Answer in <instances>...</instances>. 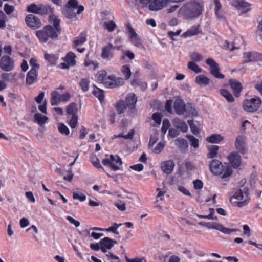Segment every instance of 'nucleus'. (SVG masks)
I'll return each instance as SVG.
<instances>
[{"label": "nucleus", "instance_id": "nucleus-1", "mask_svg": "<svg viewBox=\"0 0 262 262\" xmlns=\"http://www.w3.org/2000/svg\"><path fill=\"white\" fill-rule=\"evenodd\" d=\"M49 22L54 27L48 25L45 26L42 30L36 31V35L41 42H46L50 38L56 39L58 33L60 32V20L54 15H51L49 17Z\"/></svg>", "mask_w": 262, "mask_h": 262}, {"label": "nucleus", "instance_id": "nucleus-2", "mask_svg": "<svg viewBox=\"0 0 262 262\" xmlns=\"http://www.w3.org/2000/svg\"><path fill=\"white\" fill-rule=\"evenodd\" d=\"M203 5L196 1H190L183 5L179 9L178 15L186 19L191 20L199 17L202 13Z\"/></svg>", "mask_w": 262, "mask_h": 262}, {"label": "nucleus", "instance_id": "nucleus-3", "mask_svg": "<svg viewBox=\"0 0 262 262\" xmlns=\"http://www.w3.org/2000/svg\"><path fill=\"white\" fill-rule=\"evenodd\" d=\"M250 198L247 187L236 189L230 193V201L234 207L242 208L249 203Z\"/></svg>", "mask_w": 262, "mask_h": 262}, {"label": "nucleus", "instance_id": "nucleus-4", "mask_svg": "<svg viewBox=\"0 0 262 262\" xmlns=\"http://www.w3.org/2000/svg\"><path fill=\"white\" fill-rule=\"evenodd\" d=\"M84 10L82 5H79L77 0H69L67 3V18L74 20L81 18L78 16Z\"/></svg>", "mask_w": 262, "mask_h": 262}, {"label": "nucleus", "instance_id": "nucleus-5", "mask_svg": "<svg viewBox=\"0 0 262 262\" xmlns=\"http://www.w3.org/2000/svg\"><path fill=\"white\" fill-rule=\"evenodd\" d=\"M209 169L215 175L223 174V179L229 177L232 174V170L227 165L224 166L218 160H212L209 164Z\"/></svg>", "mask_w": 262, "mask_h": 262}, {"label": "nucleus", "instance_id": "nucleus-6", "mask_svg": "<svg viewBox=\"0 0 262 262\" xmlns=\"http://www.w3.org/2000/svg\"><path fill=\"white\" fill-rule=\"evenodd\" d=\"M261 103V100L258 97L255 96L244 100L243 108L247 112L254 113L260 108Z\"/></svg>", "mask_w": 262, "mask_h": 262}, {"label": "nucleus", "instance_id": "nucleus-7", "mask_svg": "<svg viewBox=\"0 0 262 262\" xmlns=\"http://www.w3.org/2000/svg\"><path fill=\"white\" fill-rule=\"evenodd\" d=\"M102 163L104 166H108L113 171L119 170L120 166L122 164L121 159L118 155H106Z\"/></svg>", "mask_w": 262, "mask_h": 262}, {"label": "nucleus", "instance_id": "nucleus-8", "mask_svg": "<svg viewBox=\"0 0 262 262\" xmlns=\"http://www.w3.org/2000/svg\"><path fill=\"white\" fill-rule=\"evenodd\" d=\"M78 112L77 105L75 103L70 104L67 107V118H69V125L72 128H75L77 125L78 117L76 115Z\"/></svg>", "mask_w": 262, "mask_h": 262}, {"label": "nucleus", "instance_id": "nucleus-9", "mask_svg": "<svg viewBox=\"0 0 262 262\" xmlns=\"http://www.w3.org/2000/svg\"><path fill=\"white\" fill-rule=\"evenodd\" d=\"M27 11L29 12L43 15L52 12V8L49 5H37L35 4H32L27 6Z\"/></svg>", "mask_w": 262, "mask_h": 262}, {"label": "nucleus", "instance_id": "nucleus-10", "mask_svg": "<svg viewBox=\"0 0 262 262\" xmlns=\"http://www.w3.org/2000/svg\"><path fill=\"white\" fill-rule=\"evenodd\" d=\"M126 30L132 43L140 49H144V47L142 43L140 37L129 24L127 25Z\"/></svg>", "mask_w": 262, "mask_h": 262}, {"label": "nucleus", "instance_id": "nucleus-11", "mask_svg": "<svg viewBox=\"0 0 262 262\" xmlns=\"http://www.w3.org/2000/svg\"><path fill=\"white\" fill-rule=\"evenodd\" d=\"M124 83V79L121 77H117L115 75L107 76L105 81V86L109 89H114L122 86Z\"/></svg>", "mask_w": 262, "mask_h": 262}, {"label": "nucleus", "instance_id": "nucleus-12", "mask_svg": "<svg viewBox=\"0 0 262 262\" xmlns=\"http://www.w3.org/2000/svg\"><path fill=\"white\" fill-rule=\"evenodd\" d=\"M205 227L210 229H215L218 230L223 234L229 235L233 232H236L238 230L236 229H230L224 227L222 225L215 223H208L205 225Z\"/></svg>", "mask_w": 262, "mask_h": 262}, {"label": "nucleus", "instance_id": "nucleus-13", "mask_svg": "<svg viewBox=\"0 0 262 262\" xmlns=\"http://www.w3.org/2000/svg\"><path fill=\"white\" fill-rule=\"evenodd\" d=\"M206 64L210 68V73L216 78L223 79L224 76L220 73L219 65L212 58H209L206 60Z\"/></svg>", "mask_w": 262, "mask_h": 262}, {"label": "nucleus", "instance_id": "nucleus-14", "mask_svg": "<svg viewBox=\"0 0 262 262\" xmlns=\"http://www.w3.org/2000/svg\"><path fill=\"white\" fill-rule=\"evenodd\" d=\"M14 67L13 59L8 56L4 55L0 59V68L5 72L11 71Z\"/></svg>", "mask_w": 262, "mask_h": 262}, {"label": "nucleus", "instance_id": "nucleus-15", "mask_svg": "<svg viewBox=\"0 0 262 262\" xmlns=\"http://www.w3.org/2000/svg\"><path fill=\"white\" fill-rule=\"evenodd\" d=\"M25 21L29 28L34 30L39 28L41 25L40 19L33 14L28 15Z\"/></svg>", "mask_w": 262, "mask_h": 262}, {"label": "nucleus", "instance_id": "nucleus-16", "mask_svg": "<svg viewBox=\"0 0 262 262\" xmlns=\"http://www.w3.org/2000/svg\"><path fill=\"white\" fill-rule=\"evenodd\" d=\"M169 0H153L148 5V8L150 11H157L166 7Z\"/></svg>", "mask_w": 262, "mask_h": 262}, {"label": "nucleus", "instance_id": "nucleus-17", "mask_svg": "<svg viewBox=\"0 0 262 262\" xmlns=\"http://www.w3.org/2000/svg\"><path fill=\"white\" fill-rule=\"evenodd\" d=\"M232 5L241 11L242 13H246L250 10V4L244 0H233Z\"/></svg>", "mask_w": 262, "mask_h": 262}, {"label": "nucleus", "instance_id": "nucleus-18", "mask_svg": "<svg viewBox=\"0 0 262 262\" xmlns=\"http://www.w3.org/2000/svg\"><path fill=\"white\" fill-rule=\"evenodd\" d=\"M115 47L112 43H108L102 49L101 57L103 59L110 60L113 57V51Z\"/></svg>", "mask_w": 262, "mask_h": 262}, {"label": "nucleus", "instance_id": "nucleus-19", "mask_svg": "<svg viewBox=\"0 0 262 262\" xmlns=\"http://www.w3.org/2000/svg\"><path fill=\"white\" fill-rule=\"evenodd\" d=\"M244 58L246 62L262 61V55L256 52H246Z\"/></svg>", "mask_w": 262, "mask_h": 262}, {"label": "nucleus", "instance_id": "nucleus-20", "mask_svg": "<svg viewBox=\"0 0 262 262\" xmlns=\"http://www.w3.org/2000/svg\"><path fill=\"white\" fill-rule=\"evenodd\" d=\"M116 242L108 237H104L100 241L101 245V250L103 253L106 252L108 250L111 249Z\"/></svg>", "mask_w": 262, "mask_h": 262}, {"label": "nucleus", "instance_id": "nucleus-21", "mask_svg": "<svg viewBox=\"0 0 262 262\" xmlns=\"http://www.w3.org/2000/svg\"><path fill=\"white\" fill-rule=\"evenodd\" d=\"M66 100V96L64 94H61L57 91H53L51 93V103L52 105H57L60 102L64 101Z\"/></svg>", "mask_w": 262, "mask_h": 262}, {"label": "nucleus", "instance_id": "nucleus-22", "mask_svg": "<svg viewBox=\"0 0 262 262\" xmlns=\"http://www.w3.org/2000/svg\"><path fill=\"white\" fill-rule=\"evenodd\" d=\"M173 107L177 114L179 115L184 114L186 105L182 100H176L174 102Z\"/></svg>", "mask_w": 262, "mask_h": 262}, {"label": "nucleus", "instance_id": "nucleus-23", "mask_svg": "<svg viewBox=\"0 0 262 262\" xmlns=\"http://www.w3.org/2000/svg\"><path fill=\"white\" fill-rule=\"evenodd\" d=\"M229 161L232 166L235 168H238L241 163V157L240 155L236 152L231 153L228 157Z\"/></svg>", "mask_w": 262, "mask_h": 262}, {"label": "nucleus", "instance_id": "nucleus-24", "mask_svg": "<svg viewBox=\"0 0 262 262\" xmlns=\"http://www.w3.org/2000/svg\"><path fill=\"white\" fill-rule=\"evenodd\" d=\"M172 124L176 128L184 133L186 132L188 129L187 123L178 118H174L172 120Z\"/></svg>", "mask_w": 262, "mask_h": 262}, {"label": "nucleus", "instance_id": "nucleus-25", "mask_svg": "<svg viewBox=\"0 0 262 262\" xmlns=\"http://www.w3.org/2000/svg\"><path fill=\"white\" fill-rule=\"evenodd\" d=\"M86 41V33L82 32L77 37H75L72 41L73 48H76L81 46Z\"/></svg>", "mask_w": 262, "mask_h": 262}, {"label": "nucleus", "instance_id": "nucleus-26", "mask_svg": "<svg viewBox=\"0 0 262 262\" xmlns=\"http://www.w3.org/2000/svg\"><path fill=\"white\" fill-rule=\"evenodd\" d=\"M175 163L173 161L168 160L162 163L161 168L164 173L170 174L172 172Z\"/></svg>", "mask_w": 262, "mask_h": 262}, {"label": "nucleus", "instance_id": "nucleus-27", "mask_svg": "<svg viewBox=\"0 0 262 262\" xmlns=\"http://www.w3.org/2000/svg\"><path fill=\"white\" fill-rule=\"evenodd\" d=\"M137 101V98L135 94L129 93L126 95L125 103L128 108L130 110L134 109L135 107Z\"/></svg>", "mask_w": 262, "mask_h": 262}, {"label": "nucleus", "instance_id": "nucleus-28", "mask_svg": "<svg viewBox=\"0 0 262 262\" xmlns=\"http://www.w3.org/2000/svg\"><path fill=\"white\" fill-rule=\"evenodd\" d=\"M229 84L234 91L235 96L238 97L242 89L241 83L235 79H230L229 81Z\"/></svg>", "mask_w": 262, "mask_h": 262}, {"label": "nucleus", "instance_id": "nucleus-29", "mask_svg": "<svg viewBox=\"0 0 262 262\" xmlns=\"http://www.w3.org/2000/svg\"><path fill=\"white\" fill-rule=\"evenodd\" d=\"M37 80V71L31 69L27 74L26 82L28 85H32Z\"/></svg>", "mask_w": 262, "mask_h": 262}, {"label": "nucleus", "instance_id": "nucleus-30", "mask_svg": "<svg viewBox=\"0 0 262 262\" xmlns=\"http://www.w3.org/2000/svg\"><path fill=\"white\" fill-rule=\"evenodd\" d=\"M76 55L72 52L67 53V69L76 64Z\"/></svg>", "mask_w": 262, "mask_h": 262}, {"label": "nucleus", "instance_id": "nucleus-31", "mask_svg": "<svg viewBox=\"0 0 262 262\" xmlns=\"http://www.w3.org/2000/svg\"><path fill=\"white\" fill-rule=\"evenodd\" d=\"M244 140L245 138L242 136H238L236 137L235 146L236 148L242 154L245 152L244 148Z\"/></svg>", "mask_w": 262, "mask_h": 262}, {"label": "nucleus", "instance_id": "nucleus-32", "mask_svg": "<svg viewBox=\"0 0 262 262\" xmlns=\"http://www.w3.org/2000/svg\"><path fill=\"white\" fill-rule=\"evenodd\" d=\"M219 147L217 145H210L208 146V153L207 157L208 159H212L217 157Z\"/></svg>", "mask_w": 262, "mask_h": 262}, {"label": "nucleus", "instance_id": "nucleus-33", "mask_svg": "<svg viewBox=\"0 0 262 262\" xmlns=\"http://www.w3.org/2000/svg\"><path fill=\"white\" fill-rule=\"evenodd\" d=\"M224 137L217 134H212L206 138V141L211 143L217 144L223 140Z\"/></svg>", "mask_w": 262, "mask_h": 262}, {"label": "nucleus", "instance_id": "nucleus-34", "mask_svg": "<svg viewBox=\"0 0 262 262\" xmlns=\"http://www.w3.org/2000/svg\"><path fill=\"white\" fill-rule=\"evenodd\" d=\"M195 82L201 86H204L209 83L210 79L204 75H199L195 77Z\"/></svg>", "mask_w": 262, "mask_h": 262}, {"label": "nucleus", "instance_id": "nucleus-35", "mask_svg": "<svg viewBox=\"0 0 262 262\" xmlns=\"http://www.w3.org/2000/svg\"><path fill=\"white\" fill-rule=\"evenodd\" d=\"M199 33V26H192L187 31L183 33L182 37H188L197 35Z\"/></svg>", "mask_w": 262, "mask_h": 262}, {"label": "nucleus", "instance_id": "nucleus-36", "mask_svg": "<svg viewBox=\"0 0 262 262\" xmlns=\"http://www.w3.org/2000/svg\"><path fill=\"white\" fill-rule=\"evenodd\" d=\"M107 73L104 70L99 71L96 75V78L100 83H103L105 85V81L107 79Z\"/></svg>", "mask_w": 262, "mask_h": 262}, {"label": "nucleus", "instance_id": "nucleus-37", "mask_svg": "<svg viewBox=\"0 0 262 262\" xmlns=\"http://www.w3.org/2000/svg\"><path fill=\"white\" fill-rule=\"evenodd\" d=\"M121 72L122 75L124 76V79L128 80L130 78L132 75V72L128 66H123L121 69Z\"/></svg>", "mask_w": 262, "mask_h": 262}, {"label": "nucleus", "instance_id": "nucleus-38", "mask_svg": "<svg viewBox=\"0 0 262 262\" xmlns=\"http://www.w3.org/2000/svg\"><path fill=\"white\" fill-rule=\"evenodd\" d=\"M221 95L224 97L229 102H233L234 101V98L232 94L225 89H222L220 90Z\"/></svg>", "mask_w": 262, "mask_h": 262}, {"label": "nucleus", "instance_id": "nucleus-39", "mask_svg": "<svg viewBox=\"0 0 262 262\" xmlns=\"http://www.w3.org/2000/svg\"><path fill=\"white\" fill-rule=\"evenodd\" d=\"M48 119V118L47 117L43 116L41 114L36 113L34 115L35 122H36L40 125H42L45 123Z\"/></svg>", "mask_w": 262, "mask_h": 262}, {"label": "nucleus", "instance_id": "nucleus-40", "mask_svg": "<svg viewBox=\"0 0 262 262\" xmlns=\"http://www.w3.org/2000/svg\"><path fill=\"white\" fill-rule=\"evenodd\" d=\"M127 107L125 102L122 100L119 101L116 105V110L119 114L124 113Z\"/></svg>", "mask_w": 262, "mask_h": 262}, {"label": "nucleus", "instance_id": "nucleus-41", "mask_svg": "<svg viewBox=\"0 0 262 262\" xmlns=\"http://www.w3.org/2000/svg\"><path fill=\"white\" fill-rule=\"evenodd\" d=\"M185 113L186 116H195L197 115L196 110L190 105H186Z\"/></svg>", "mask_w": 262, "mask_h": 262}, {"label": "nucleus", "instance_id": "nucleus-42", "mask_svg": "<svg viewBox=\"0 0 262 262\" xmlns=\"http://www.w3.org/2000/svg\"><path fill=\"white\" fill-rule=\"evenodd\" d=\"M188 68L193 71L195 73H200L202 72V69L193 61H190L187 64Z\"/></svg>", "mask_w": 262, "mask_h": 262}, {"label": "nucleus", "instance_id": "nucleus-43", "mask_svg": "<svg viewBox=\"0 0 262 262\" xmlns=\"http://www.w3.org/2000/svg\"><path fill=\"white\" fill-rule=\"evenodd\" d=\"M93 94L98 98L101 103L104 100V91L102 90L96 88L93 91Z\"/></svg>", "mask_w": 262, "mask_h": 262}, {"label": "nucleus", "instance_id": "nucleus-44", "mask_svg": "<svg viewBox=\"0 0 262 262\" xmlns=\"http://www.w3.org/2000/svg\"><path fill=\"white\" fill-rule=\"evenodd\" d=\"M214 1L215 5L214 9L215 13L219 18L221 19L222 18V15L220 11L222 7V4L220 3V0H214Z\"/></svg>", "mask_w": 262, "mask_h": 262}, {"label": "nucleus", "instance_id": "nucleus-45", "mask_svg": "<svg viewBox=\"0 0 262 262\" xmlns=\"http://www.w3.org/2000/svg\"><path fill=\"white\" fill-rule=\"evenodd\" d=\"M186 137L189 140L191 146L194 148H198L199 147V140L198 139L190 135H187Z\"/></svg>", "mask_w": 262, "mask_h": 262}, {"label": "nucleus", "instance_id": "nucleus-46", "mask_svg": "<svg viewBox=\"0 0 262 262\" xmlns=\"http://www.w3.org/2000/svg\"><path fill=\"white\" fill-rule=\"evenodd\" d=\"M103 26L109 32H112L116 28V24L113 21L104 22Z\"/></svg>", "mask_w": 262, "mask_h": 262}, {"label": "nucleus", "instance_id": "nucleus-47", "mask_svg": "<svg viewBox=\"0 0 262 262\" xmlns=\"http://www.w3.org/2000/svg\"><path fill=\"white\" fill-rule=\"evenodd\" d=\"M91 161L94 167H95L98 169H101L103 171H104V168L101 165L99 160L97 157H96V156L92 157L91 158Z\"/></svg>", "mask_w": 262, "mask_h": 262}, {"label": "nucleus", "instance_id": "nucleus-48", "mask_svg": "<svg viewBox=\"0 0 262 262\" xmlns=\"http://www.w3.org/2000/svg\"><path fill=\"white\" fill-rule=\"evenodd\" d=\"M190 58L193 62H200L203 60V56L198 52H194L190 54Z\"/></svg>", "mask_w": 262, "mask_h": 262}, {"label": "nucleus", "instance_id": "nucleus-49", "mask_svg": "<svg viewBox=\"0 0 262 262\" xmlns=\"http://www.w3.org/2000/svg\"><path fill=\"white\" fill-rule=\"evenodd\" d=\"M165 145V142L161 141L159 142L153 149V152L156 154H160Z\"/></svg>", "mask_w": 262, "mask_h": 262}, {"label": "nucleus", "instance_id": "nucleus-50", "mask_svg": "<svg viewBox=\"0 0 262 262\" xmlns=\"http://www.w3.org/2000/svg\"><path fill=\"white\" fill-rule=\"evenodd\" d=\"M73 198L74 200H78L80 202H83L86 199L85 195L80 192H74L73 193Z\"/></svg>", "mask_w": 262, "mask_h": 262}, {"label": "nucleus", "instance_id": "nucleus-51", "mask_svg": "<svg viewBox=\"0 0 262 262\" xmlns=\"http://www.w3.org/2000/svg\"><path fill=\"white\" fill-rule=\"evenodd\" d=\"M79 85L83 92H86L89 88V81L86 79H82L80 82Z\"/></svg>", "mask_w": 262, "mask_h": 262}, {"label": "nucleus", "instance_id": "nucleus-52", "mask_svg": "<svg viewBox=\"0 0 262 262\" xmlns=\"http://www.w3.org/2000/svg\"><path fill=\"white\" fill-rule=\"evenodd\" d=\"M176 145L180 148H185L187 147V141L184 139H177L175 142Z\"/></svg>", "mask_w": 262, "mask_h": 262}, {"label": "nucleus", "instance_id": "nucleus-53", "mask_svg": "<svg viewBox=\"0 0 262 262\" xmlns=\"http://www.w3.org/2000/svg\"><path fill=\"white\" fill-rule=\"evenodd\" d=\"M188 123L190 126V129L191 132L197 135L199 133V128L194 124L193 121L191 120H189L188 121Z\"/></svg>", "mask_w": 262, "mask_h": 262}, {"label": "nucleus", "instance_id": "nucleus-54", "mask_svg": "<svg viewBox=\"0 0 262 262\" xmlns=\"http://www.w3.org/2000/svg\"><path fill=\"white\" fill-rule=\"evenodd\" d=\"M170 126V122L168 120L164 119L163 121L161 131L163 133V134H165L167 130L169 129Z\"/></svg>", "mask_w": 262, "mask_h": 262}, {"label": "nucleus", "instance_id": "nucleus-55", "mask_svg": "<svg viewBox=\"0 0 262 262\" xmlns=\"http://www.w3.org/2000/svg\"><path fill=\"white\" fill-rule=\"evenodd\" d=\"M30 64L32 67L31 69H34L36 71L39 69V65L37 63L36 59L32 58L30 60Z\"/></svg>", "mask_w": 262, "mask_h": 262}, {"label": "nucleus", "instance_id": "nucleus-56", "mask_svg": "<svg viewBox=\"0 0 262 262\" xmlns=\"http://www.w3.org/2000/svg\"><path fill=\"white\" fill-rule=\"evenodd\" d=\"M45 59L47 60L51 65H54L55 61V57L53 55H50L48 53H45L44 55Z\"/></svg>", "mask_w": 262, "mask_h": 262}, {"label": "nucleus", "instance_id": "nucleus-57", "mask_svg": "<svg viewBox=\"0 0 262 262\" xmlns=\"http://www.w3.org/2000/svg\"><path fill=\"white\" fill-rule=\"evenodd\" d=\"M152 120L156 123L157 124L159 125L161 122V118L162 115L160 113H154L152 116Z\"/></svg>", "mask_w": 262, "mask_h": 262}, {"label": "nucleus", "instance_id": "nucleus-58", "mask_svg": "<svg viewBox=\"0 0 262 262\" xmlns=\"http://www.w3.org/2000/svg\"><path fill=\"white\" fill-rule=\"evenodd\" d=\"M122 54L123 58H125V57L128 58L130 60H133L135 58V54L129 50L122 51Z\"/></svg>", "mask_w": 262, "mask_h": 262}, {"label": "nucleus", "instance_id": "nucleus-59", "mask_svg": "<svg viewBox=\"0 0 262 262\" xmlns=\"http://www.w3.org/2000/svg\"><path fill=\"white\" fill-rule=\"evenodd\" d=\"M115 206L120 211H124L126 209V206L125 203L121 201L115 203Z\"/></svg>", "mask_w": 262, "mask_h": 262}, {"label": "nucleus", "instance_id": "nucleus-60", "mask_svg": "<svg viewBox=\"0 0 262 262\" xmlns=\"http://www.w3.org/2000/svg\"><path fill=\"white\" fill-rule=\"evenodd\" d=\"M67 220L72 225H73L75 227H78L80 226V223L78 221L76 220L74 218L71 216H67Z\"/></svg>", "mask_w": 262, "mask_h": 262}, {"label": "nucleus", "instance_id": "nucleus-61", "mask_svg": "<svg viewBox=\"0 0 262 262\" xmlns=\"http://www.w3.org/2000/svg\"><path fill=\"white\" fill-rule=\"evenodd\" d=\"M4 9L5 12L9 15L13 12L14 8L13 6L7 4L4 6Z\"/></svg>", "mask_w": 262, "mask_h": 262}, {"label": "nucleus", "instance_id": "nucleus-62", "mask_svg": "<svg viewBox=\"0 0 262 262\" xmlns=\"http://www.w3.org/2000/svg\"><path fill=\"white\" fill-rule=\"evenodd\" d=\"M178 189L181 193H182L183 194H184L185 195H187V196H191V193H190L189 190L187 188H186L185 187H184L183 186H178Z\"/></svg>", "mask_w": 262, "mask_h": 262}, {"label": "nucleus", "instance_id": "nucleus-63", "mask_svg": "<svg viewBox=\"0 0 262 262\" xmlns=\"http://www.w3.org/2000/svg\"><path fill=\"white\" fill-rule=\"evenodd\" d=\"M194 188L195 189H201L203 188V182L200 180H196L193 181Z\"/></svg>", "mask_w": 262, "mask_h": 262}, {"label": "nucleus", "instance_id": "nucleus-64", "mask_svg": "<svg viewBox=\"0 0 262 262\" xmlns=\"http://www.w3.org/2000/svg\"><path fill=\"white\" fill-rule=\"evenodd\" d=\"M125 260L126 262H143V261L144 260V258L143 257H136L135 258L130 259L127 257H126Z\"/></svg>", "mask_w": 262, "mask_h": 262}]
</instances>
